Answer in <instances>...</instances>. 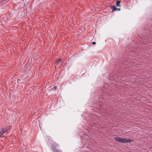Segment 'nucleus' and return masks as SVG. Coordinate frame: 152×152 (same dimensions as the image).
Listing matches in <instances>:
<instances>
[{
    "instance_id": "f257e3e1",
    "label": "nucleus",
    "mask_w": 152,
    "mask_h": 152,
    "mask_svg": "<svg viewBox=\"0 0 152 152\" xmlns=\"http://www.w3.org/2000/svg\"><path fill=\"white\" fill-rule=\"evenodd\" d=\"M132 141L130 139H126L122 138L121 142L122 143H126L131 142Z\"/></svg>"
},
{
    "instance_id": "f03ea898",
    "label": "nucleus",
    "mask_w": 152,
    "mask_h": 152,
    "mask_svg": "<svg viewBox=\"0 0 152 152\" xmlns=\"http://www.w3.org/2000/svg\"><path fill=\"white\" fill-rule=\"evenodd\" d=\"M7 131V130H5V129H2L1 131L0 132V136H2L4 133Z\"/></svg>"
},
{
    "instance_id": "7ed1b4c3",
    "label": "nucleus",
    "mask_w": 152,
    "mask_h": 152,
    "mask_svg": "<svg viewBox=\"0 0 152 152\" xmlns=\"http://www.w3.org/2000/svg\"><path fill=\"white\" fill-rule=\"evenodd\" d=\"M121 139L122 138L119 137H115V140L120 142H121Z\"/></svg>"
},
{
    "instance_id": "20e7f679",
    "label": "nucleus",
    "mask_w": 152,
    "mask_h": 152,
    "mask_svg": "<svg viewBox=\"0 0 152 152\" xmlns=\"http://www.w3.org/2000/svg\"><path fill=\"white\" fill-rule=\"evenodd\" d=\"M120 1H117L116 2V5L118 7H119L120 6Z\"/></svg>"
},
{
    "instance_id": "39448f33",
    "label": "nucleus",
    "mask_w": 152,
    "mask_h": 152,
    "mask_svg": "<svg viewBox=\"0 0 152 152\" xmlns=\"http://www.w3.org/2000/svg\"><path fill=\"white\" fill-rule=\"evenodd\" d=\"M112 7L113 9V10L112 11V12H113L114 11L116 10H117V9L114 6H112Z\"/></svg>"
},
{
    "instance_id": "423d86ee",
    "label": "nucleus",
    "mask_w": 152,
    "mask_h": 152,
    "mask_svg": "<svg viewBox=\"0 0 152 152\" xmlns=\"http://www.w3.org/2000/svg\"><path fill=\"white\" fill-rule=\"evenodd\" d=\"M11 128H12L11 126H9L7 127V128L6 129H5V130H7V131L8 130H10V129H11Z\"/></svg>"
},
{
    "instance_id": "0eeeda50",
    "label": "nucleus",
    "mask_w": 152,
    "mask_h": 152,
    "mask_svg": "<svg viewBox=\"0 0 152 152\" xmlns=\"http://www.w3.org/2000/svg\"><path fill=\"white\" fill-rule=\"evenodd\" d=\"M61 59H58L56 62L55 65H57V64H58V63L60 61Z\"/></svg>"
},
{
    "instance_id": "6e6552de",
    "label": "nucleus",
    "mask_w": 152,
    "mask_h": 152,
    "mask_svg": "<svg viewBox=\"0 0 152 152\" xmlns=\"http://www.w3.org/2000/svg\"><path fill=\"white\" fill-rule=\"evenodd\" d=\"M96 42H92V44H93V45H95L96 44Z\"/></svg>"
},
{
    "instance_id": "1a4fd4ad",
    "label": "nucleus",
    "mask_w": 152,
    "mask_h": 152,
    "mask_svg": "<svg viewBox=\"0 0 152 152\" xmlns=\"http://www.w3.org/2000/svg\"><path fill=\"white\" fill-rule=\"evenodd\" d=\"M55 148H53V151H55Z\"/></svg>"
},
{
    "instance_id": "9d476101",
    "label": "nucleus",
    "mask_w": 152,
    "mask_h": 152,
    "mask_svg": "<svg viewBox=\"0 0 152 152\" xmlns=\"http://www.w3.org/2000/svg\"><path fill=\"white\" fill-rule=\"evenodd\" d=\"M117 10L119 11L120 10V9H117Z\"/></svg>"
},
{
    "instance_id": "9b49d317",
    "label": "nucleus",
    "mask_w": 152,
    "mask_h": 152,
    "mask_svg": "<svg viewBox=\"0 0 152 152\" xmlns=\"http://www.w3.org/2000/svg\"><path fill=\"white\" fill-rule=\"evenodd\" d=\"M58 151V152H61V151Z\"/></svg>"
},
{
    "instance_id": "f8f14e48",
    "label": "nucleus",
    "mask_w": 152,
    "mask_h": 152,
    "mask_svg": "<svg viewBox=\"0 0 152 152\" xmlns=\"http://www.w3.org/2000/svg\"><path fill=\"white\" fill-rule=\"evenodd\" d=\"M54 88H55V89H56V87H54Z\"/></svg>"
}]
</instances>
